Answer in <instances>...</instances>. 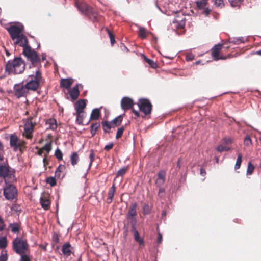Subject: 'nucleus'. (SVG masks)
I'll return each instance as SVG.
<instances>
[{"mask_svg":"<svg viewBox=\"0 0 261 261\" xmlns=\"http://www.w3.org/2000/svg\"><path fill=\"white\" fill-rule=\"evenodd\" d=\"M136 219H133L131 221L132 232L134 234L135 240L139 243L140 247H142L144 246V239L140 237L138 231L136 230Z\"/></svg>","mask_w":261,"mask_h":261,"instance_id":"9b49d317","label":"nucleus"},{"mask_svg":"<svg viewBox=\"0 0 261 261\" xmlns=\"http://www.w3.org/2000/svg\"><path fill=\"white\" fill-rule=\"evenodd\" d=\"M86 100L85 99H81L78 100L75 105V110L76 112H83L84 110L86 108Z\"/></svg>","mask_w":261,"mask_h":261,"instance_id":"4be33fe9","label":"nucleus"},{"mask_svg":"<svg viewBox=\"0 0 261 261\" xmlns=\"http://www.w3.org/2000/svg\"><path fill=\"white\" fill-rule=\"evenodd\" d=\"M25 69V61L22 58L17 57L12 60H9L5 65V72L9 74H21Z\"/></svg>","mask_w":261,"mask_h":261,"instance_id":"f03ea898","label":"nucleus"},{"mask_svg":"<svg viewBox=\"0 0 261 261\" xmlns=\"http://www.w3.org/2000/svg\"><path fill=\"white\" fill-rule=\"evenodd\" d=\"M151 207L147 203L144 204L143 206V211L144 215L149 214L151 212Z\"/></svg>","mask_w":261,"mask_h":261,"instance_id":"4c0bfd02","label":"nucleus"},{"mask_svg":"<svg viewBox=\"0 0 261 261\" xmlns=\"http://www.w3.org/2000/svg\"><path fill=\"white\" fill-rule=\"evenodd\" d=\"M5 226L6 225L3 219L0 216V231H3L5 228Z\"/></svg>","mask_w":261,"mask_h":261,"instance_id":"680f3d73","label":"nucleus"},{"mask_svg":"<svg viewBox=\"0 0 261 261\" xmlns=\"http://www.w3.org/2000/svg\"><path fill=\"white\" fill-rule=\"evenodd\" d=\"M100 127V124L99 123H92L90 127V132L92 135V137H93L96 132L97 129Z\"/></svg>","mask_w":261,"mask_h":261,"instance_id":"7c9ffc66","label":"nucleus"},{"mask_svg":"<svg viewBox=\"0 0 261 261\" xmlns=\"http://www.w3.org/2000/svg\"><path fill=\"white\" fill-rule=\"evenodd\" d=\"M100 115V112L98 109H94L92 110L91 116L90 120H97Z\"/></svg>","mask_w":261,"mask_h":261,"instance_id":"cd10ccee","label":"nucleus"},{"mask_svg":"<svg viewBox=\"0 0 261 261\" xmlns=\"http://www.w3.org/2000/svg\"><path fill=\"white\" fill-rule=\"evenodd\" d=\"M195 56L192 54H187L186 56V60L191 61L194 59Z\"/></svg>","mask_w":261,"mask_h":261,"instance_id":"e2e57ef3","label":"nucleus"},{"mask_svg":"<svg viewBox=\"0 0 261 261\" xmlns=\"http://www.w3.org/2000/svg\"><path fill=\"white\" fill-rule=\"evenodd\" d=\"M51 149H52V144H51V142L46 143L42 148V150L46 151V154L45 155H47V154H48L49 152L51 151Z\"/></svg>","mask_w":261,"mask_h":261,"instance_id":"58836bf2","label":"nucleus"},{"mask_svg":"<svg viewBox=\"0 0 261 261\" xmlns=\"http://www.w3.org/2000/svg\"><path fill=\"white\" fill-rule=\"evenodd\" d=\"M4 196L9 200H12L16 197L17 190L15 186L12 184H7L4 188Z\"/></svg>","mask_w":261,"mask_h":261,"instance_id":"6e6552de","label":"nucleus"},{"mask_svg":"<svg viewBox=\"0 0 261 261\" xmlns=\"http://www.w3.org/2000/svg\"><path fill=\"white\" fill-rule=\"evenodd\" d=\"M8 31L12 39L14 41L15 45H18L23 47V51L31 46L29 45L27 37L23 34L22 28L17 25L11 26Z\"/></svg>","mask_w":261,"mask_h":261,"instance_id":"f257e3e1","label":"nucleus"},{"mask_svg":"<svg viewBox=\"0 0 261 261\" xmlns=\"http://www.w3.org/2000/svg\"><path fill=\"white\" fill-rule=\"evenodd\" d=\"M11 232L13 233L19 234L20 231V225L17 223H11L9 225Z\"/></svg>","mask_w":261,"mask_h":261,"instance_id":"b1692460","label":"nucleus"},{"mask_svg":"<svg viewBox=\"0 0 261 261\" xmlns=\"http://www.w3.org/2000/svg\"><path fill=\"white\" fill-rule=\"evenodd\" d=\"M20 255H21L20 261H31L30 258L27 254H22Z\"/></svg>","mask_w":261,"mask_h":261,"instance_id":"052dcab7","label":"nucleus"},{"mask_svg":"<svg viewBox=\"0 0 261 261\" xmlns=\"http://www.w3.org/2000/svg\"><path fill=\"white\" fill-rule=\"evenodd\" d=\"M102 126L105 132H109L108 130L110 129L113 127L112 124L108 121L102 122Z\"/></svg>","mask_w":261,"mask_h":261,"instance_id":"e433bc0d","label":"nucleus"},{"mask_svg":"<svg viewBox=\"0 0 261 261\" xmlns=\"http://www.w3.org/2000/svg\"><path fill=\"white\" fill-rule=\"evenodd\" d=\"M4 153V146L2 143L0 142V162L3 161L4 157L3 155Z\"/></svg>","mask_w":261,"mask_h":261,"instance_id":"4d7b16f0","label":"nucleus"},{"mask_svg":"<svg viewBox=\"0 0 261 261\" xmlns=\"http://www.w3.org/2000/svg\"><path fill=\"white\" fill-rule=\"evenodd\" d=\"M33 74L29 75L30 79L25 84L29 90L35 91L37 90L41 83H43V79L40 69H35L33 71Z\"/></svg>","mask_w":261,"mask_h":261,"instance_id":"7ed1b4c3","label":"nucleus"},{"mask_svg":"<svg viewBox=\"0 0 261 261\" xmlns=\"http://www.w3.org/2000/svg\"><path fill=\"white\" fill-rule=\"evenodd\" d=\"M134 103L132 99L129 97H124L121 101V106L123 110L130 109L134 106Z\"/></svg>","mask_w":261,"mask_h":261,"instance_id":"dca6fc26","label":"nucleus"},{"mask_svg":"<svg viewBox=\"0 0 261 261\" xmlns=\"http://www.w3.org/2000/svg\"><path fill=\"white\" fill-rule=\"evenodd\" d=\"M211 12V9H210L207 6L206 8L203 9L202 14L205 15V16H208L210 12Z\"/></svg>","mask_w":261,"mask_h":261,"instance_id":"0e129e2a","label":"nucleus"},{"mask_svg":"<svg viewBox=\"0 0 261 261\" xmlns=\"http://www.w3.org/2000/svg\"><path fill=\"white\" fill-rule=\"evenodd\" d=\"M197 8L199 10H203L208 6L207 0H197L195 2Z\"/></svg>","mask_w":261,"mask_h":261,"instance_id":"393cba45","label":"nucleus"},{"mask_svg":"<svg viewBox=\"0 0 261 261\" xmlns=\"http://www.w3.org/2000/svg\"><path fill=\"white\" fill-rule=\"evenodd\" d=\"M116 187L114 184H113L112 186L110 188L108 193V198L107 199V202L108 203H111L113 200L114 195L115 192Z\"/></svg>","mask_w":261,"mask_h":261,"instance_id":"5701e85b","label":"nucleus"},{"mask_svg":"<svg viewBox=\"0 0 261 261\" xmlns=\"http://www.w3.org/2000/svg\"><path fill=\"white\" fill-rule=\"evenodd\" d=\"M50 195L48 193H44L40 198V203L42 208L45 210H48L50 207L51 202Z\"/></svg>","mask_w":261,"mask_h":261,"instance_id":"ddd939ff","label":"nucleus"},{"mask_svg":"<svg viewBox=\"0 0 261 261\" xmlns=\"http://www.w3.org/2000/svg\"><path fill=\"white\" fill-rule=\"evenodd\" d=\"M254 169V166L251 163V162H249L247 165L246 172L247 175H251L253 173Z\"/></svg>","mask_w":261,"mask_h":261,"instance_id":"473e14b6","label":"nucleus"},{"mask_svg":"<svg viewBox=\"0 0 261 261\" xmlns=\"http://www.w3.org/2000/svg\"><path fill=\"white\" fill-rule=\"evenodd\" d=\"M156 179H165V172L164 171H160L158 174Z\"/></svg>","mask_w":261,"mask_h":261,"instance_id":"bf43d9fd","label":"nucleus"},{"mask_svg":"<svg viewBox=\"0 0 261 261\" xmlns=\"http://www.w3.org/2000/svg\"><path fill=\"white\" fill-rule=\"evenodd\" d=\"M71 162V164L73 166L77 164L79 160V157L77 154V152H73L72 153L71 157H70Z\"/></svg>","mask_w":261,"mask_h":261,"instance_id":"c756f323","label":"nucleus"},{"mask_svg":"<svg viewBox=\"0 0 261 261\" xmlns=\"http://www.w3.org/2000/svg\"><path fill=\"white\" fill-rule=\"evenodd\" d=\"M128 167H123L118 170L117 172L116 176H123L127 171Z\"/></svg>","mask_w":261,"mask_h":261,"instance_id":"a19ab883","label":"nucleus"},{"mask_svg":"<svg viewBox=\"0 0 261 261\" xmlns=\"http://www.w3.org/2000/svg\"><path fill=\"white\" fill-rule=\"evenodd\" d=\"M76 116V121L79 124H81L83 122V119L84 118V115L83 112H76L75 114Z\"/></svg>","mask_w":261,"mask_h":261,"instance_id":"c85d7f7f","label":"nucleus"},{"mask_svg":"<svg viewBox=\"0 0 261 261\" xmlns=\"http://www.w3.org/2000/svg\"><path fill=\"white\" fill-rule=\"evenodd\" d=\"M55 156L58 160H62L63 159V154L62 151L57 148L55 152Z\"/></svg>","mask_w":261,"mask_h":261,"instance_id":"c03bdc74","label":"nucleus"},{"mask_svg":"<svg viewBox=\"0 0 261 261\" xmlns=\"http://www.w3.org/2000/svg\"><path fill=\"white\" fill-rule=\"evenodd\" d=\"M12 249L18 254H28L29 245L25 239L17 237L12 242Z\"/></svg>","mask_w":261,"mask_h":261,"instance_id":"20e7f679","label":"nucleus"},{"mask_svg":"<svg viewBox=\"0 0 261 261\" xmlns=\"http://www.w3.org/2000/svg\"><path fill=\"white\" fill-rule=\"evenodd\" d=\"M138 106L140 111L143 112L145 115H147L151 113L152 106L148 99L145 98L140 99Z\"/></svg>","mask_w":261,"mask_h":261,"instance_id":"1a4fd4ad","label":"nucleus"},{"mask_svg":"<svg viewBox=\"0 0 261 261\" xmlns=\"http://www.w3.org/2000/svg\"><path fill=\"white\" fill-rule=\"evenodd\" d=\"M230 43H232L235 44H239L240 43L244 42V39L243 38H234L232 40L230 41Z\"/></svg>","mask_w":261,"mask_h":261,"instance_id":"864d4df0","label":"nucleus"},{"mask_svg":"<svg viewBox=\"0 0 261 261\" xmlns=\"http://www.w3.org/2000/svg\"><path fill=\"white\" fill-rule=\"evenodd\" d=\"M242 162V155L241 153H240L238 155V158L237 159V161H236V164L234 166L235 170L239 169L240 168Z\"/></svg>","mask_w":261,"mask_h":261,"instance_id":"72a5a7b5","label":"nucleus"},{"mask_svg":"<svg viewBox=\"0 0 261 261\" xmlns=\"http://www.w3.org/2000/svg\"><path fill=\"white\" fill-rule=\"evenodd\" d=\"M53 240L56 243H59V236L57 234H54V236L53 237Z\"/></svg>","mask_w":261,"mask_h":261,"instance_id":"774afa93","label":"nucleus"},{"mask_svg":"<svg viewBox=\"0 0 261 261\" xmlns=\"http://www.w3.org/2000/svg\"><path fill=\"white\" fill-rule=\"evenodd\" d=\"M122 116L120 115L113 119L111 122V123L112 124L113 127L118 126H119L122 121Z\"/></svg>","mask_w":261,"mask_h":261,"instance_id":"bb28decb","label":"nucleus"},{"mask_svg":"<svg viewBox=\"0 0 261 261\" xmlns=\"http://www.w3.org/2000/svg\"><path fill=\"white\" fill-rule=\"evenodd\" d=\"M65 169V166L63 165H60L55 171V177L60 178L61 173Z\"/></svg>","mask_w":261,"mask_h":261,"instance_id":"2f4dec72","label":"nucleus"},{"mask_svg":"<svg viewBox=\"0 0 261 261\" xmlns=\"http://www.w3.org/2000/svg\"><path fill=\"white\" fill-rule=\"evenodd\" d=\"M73 80L72 79H62L60 82V87L68 89L73 84Z\"/></svg>","mask_w":261,"mask_h":261,"instance_id":"412c9836","label":"nucleus"},{"mask_svg":"<svg viewBox=\"0 0 261 261\" xmlns=\"http://www.w3.org/2000/svg\"><path fill=\"white\" fill-rule=\"evenodd\" d=\"M158 196L160 198L164 197L165 195V190L164 188L160 187L158 192Z\"/></svg>","mask_w":261,"mask_h":261,"instance_id":"13d9d810","label":"nucleus"},{"mask_svg":"<svg viewBox=\"0 0 261 261\" xmlns=\"http://www.w3.org/2000/svg\"><path fill=\"white\" fill-rule=\"evenodd\" d=\"M138 36L142 39H145L146 38V32L145 29L143 27H139L138 30Z\"/></svg>","mask_w":261,"mask_h":261,"instance_id":"f704fd0d","label":"nucleus"},{"mask_svg":"<svg viewBox=\"0 0 261 261\" xmlns=\"http://www.w3.org/2000/svg\"><path fill=\"white\" fill-rule=\"evenodd\" d=\"M48 123L50 125V128L51 129H55L57 128V125L56 123V120L54 119H50L48 120Z\"/></svg>","mask_w":261,"mask_h":261,"instance_id":"37998d69","label":"nucleus"},{"mask_svg":"<svg viewBox=\"0 0 261 261\" xmlns=\"http://www.w3.org/2000/svg\"><path fill=\"white\" fill-rule=\"evenodd\" d=\"M222 48V44H218L215 45L211 49V55L215 61L219 60H225L228 58H231V55L228 56H220V53Z\"/></svg>","mask_w":261,"mask_h":261,"instance_id":"9d476101","label":"nucleus"},{"mask_svg":"<svg viewBox=\"0 0 261 261\" xmlns=\"http://www.w3.org/2000/svg\"><path fill=\"white\" fill-rule=\"evenodd\" d=\"M214 4L216 7L219 8H222L225 6L223 0H215Z\"/></svg>","mask_w":261,"mask_h":261,"instance_id":"a18cd8bd","label":"nucleus"},{"mask_svg":"<svg viewBox=\"0 0 261 261\" xmlns=\"http://www.w3.org/2000/svg\"><path fill=\"white\" fill-rule=\"evenodd\" d=\"M46 182L49 184L51 187H54L57 184L55 177L51 176L47 177L46 179Z\"/></svg>","mask_w":261,"mask_h":261,"instance_id":"ea45409f","label":"nucleus"},{"mask_svg":"<svg viewBox=\"0 0 261 261\" xmlns=\"http://www.w3.org/2000/svg\"><path fill=\"white\" fill-rule=\"evenodd\" d=\"M86 16H87L89 20L93 22L100 21L101 18V16L99 15L98 13L93 9V8L90 9Z\"/></svg>","mask_w":261,"mask_h":261,"instance_id":"f3484780","label":"nucleus"},{"mask_svg":"<svg viewBox=\"0 0 261 261\" xmlns=\"http://www.w3.org/2000/svg\"><path fill=\"white\" fill-rule=\"evenodd\" d=\"M33 117H30L25 120L24 125V132L23 133V136L28 139H31L32 138V133L34 132V127L36 125L35 122H33Z\"/></svg>","mask_w":261,"mask_h":261,"instance_id":"0eeeda50","label":"nucleus"},{"mask_svg":"<svg viewBox=\"0 0 261 261\" xmlns=\"http://www.w3.org/2000/svg\"><path fill=\"white\" fill-rule=\"evenodd\" d=\"M72 247L69 242L64 244L62 247V252L66 257L69 256L72 253Z\"/></svg>","mask_w":261,"mask_h":261,"instance_id":"6ab92c4d","label":"nucleus"},{"mask_svg":"<svg viewBox=\"0 0 261 261\" xmlns=\"http://www.w3.org/2000/svg\"><path fill=\"white\" fill-rule=\"evenodd\" d=\"M244 143L246 146H249L251 145L252 142L249 136H246L244 140Z\"/></svg>","mask_w":261,"mask_h":261,"instance_id":"6e6d98bb","label":"nucleus"},{"mask_svg":"<svg viewBox=\"0 0 261 261\" xmlns=\"http://www.w3.org/2000/svg\"><path fill=\"white\" fill-rule=\"evenodd\" d=\"M8 255L6 251H2L0 255V261H7Z\"/></svg>","mask_w":261,"mask_h":261,"instance_id":"3c124183","label":"nucleus"},{"mask_svg":"<svg viewBox=\"0 0 261 261\" xmlns=\"http://www.w3.org/2000/svg\"><path fill=\"white\" fill-rule=\"evenodd\" d=\"M14 95L17 98L25 97L28 94L29 91L27 86L20 84H16L14 87Z\"/></svg>","mask_w":261,"mask_h":261,"instance_id":"f8f14e48","label":"nucleus"},{"mask_svg":"<svg viewBox=\"0 0 261 261\" xmlns=\"http://www.w3.org/2000/svg\"><path fill=\"white\" fill-rule=\"evenodd\" d=\"M124 126H122L118 129L117 133H116V138L117 139H118L122 137L123 132H124Z\"/></svg>","mask_w":261,"mask_h":261,"instance_id":"49530a36","label":"nucleus"},{"mask_svg":"<svg viewBox=\"0 0 261 261\" xmlns=\"http://www.w3.org/2000/svg\"><path fill=\"white\" fill-rule=\"evenodd\" d=\"M144 61L147 63L150 67L156 69L158 67L157 63L154 62L153 60L147 58L145 55H142Z\"/></svg>","mask_w":261,"mask_h":261,"instance_id":"a878e982","label":"nucleus"},{"mask_svg":"<svg viewBox=\"0 0 261 261\" xmlns=\"http://www.w3.org/2000/svg\"><path fill=\"white\" fill-rule=\"evenodd\" d=\"M69 94L72 100H76L78 98L80 94V91L78 89V85H76L70 89L69 91Z\"/></svg>","mask_w":261,"mask_h":261,"instance_id":"aec40b11","label":"nucleus"},{"mask_svg":"<svg viewBox=\"0 0 261 261\" xmlns=\"http://www.w3.org/2000/svg\"><path fill=\"white\" fill-rule=\"evenodd\" d=\"M232 7L239 6L243 0H228Z\"/></svg>","mask_w":261,"mask_h":261,"instance_id":"de8ad7c7","label":"nucleus"},{"mask_svg":"<svg viewBox=\"0 0 261 261\" xmlns=\"http://www.w3.org/2000/svg\"><path fill=\"white\" fill-rule=\"evenodd\" d=\"M179 21H180V23H179L178 27L180 28H184L185 25V18H183L181 20H179L177 19V18H176L174 19L173 22L178 23Z\"/></svg>","mask_w":261,"mask_h":261,"instance_id":"8fccbe9b","label":"nucleus"},{"mask_svg":"<svg viewBox=\"0 0 261 261\" xmlns=\"http://www.w3.org/2000/svg\"><path fill=\"white\" fill-rule=\"evenodd\" d=\"M165 182V179H156L155 181V184L158 187H161L162 186Z\"/></svg>","mask_w":261,"mask_h":261,"instance_id":"338daca9","label":"nucleus"},{"mask_svg":"<svg viewBox=\"0 0 261 261\" xmlns=\"http://www.w3.org/2000/svg\"><path fill=\"white\" fill-rule=\"evenodd\" d=\"M106 30L109 34V37L110 39V41H111V43L112 45H113L115 42V36L108 28H106Z\"/></svg>","mask_w":261,"mask_h":261,"instance_id":"79ce46f5","label":"nucleus"},{"mask_svg":"<svg viewBox=\"0 0 261 261\" xmlns=\"http://www.w3.org/2000/svg\"><path fill=\"white\" fill-rule=\"evenodd\" d=\"M233 141V139L231 137H224L222 139V142L225 145L231 144Z\"/></svg>","mask_w":261,"mask_h":261,"instance_id":"09e8293b","label":"nucleus"},{"mask_svg":"<svg viewBox=\"0 0 261 261\" xmlns=\"http://www.w3.org/2000/svg\"><path fill=\"white\" fill-rule=\"evenodd\" d=\"M12 174L11 171L10 170V167L7 162L4 164L0 165V177L6 178Z\"/></svg>","mask_w":261,"mask_h":261,"instance_id":"2eb2a0df","label":"nucleus"},{"mask_svg":"<svg viewBox=\"0 0 261 261\" xmlns=\"http://www.w3.org/2000/svg\"><path fill=\"white\" fill-rule=\"evenodd\" d=\"M22 54L31 62L30 68H35L36 69H40L41 68V59L36 51L30 47L24 49Z\"/></svg>","mask_w":261,"mask_h":261,"instance_id":"39448f33","label":"nucleus"},{"mask_svg":"<svg viewBox=\"0 0 261 261\" xmlns=\"http://www.w3.org/2000/svg\"><path fill=\"white\" fill-rule=\"evenodd\" d=\"M8 245V241L6 237H0V248H5Z\"/></svg>","mask_w":261,"mask_h":261,"instance_id":"c9c22d12","label":"nucleus"},{"mask_svg":"<svg viewBox=\"0 0 261 261\" xmlns=\"http://www.w3.org/2000/svg\"><path fill=\"white\" fill-rule=\"evenodd\" d=\"M137 203H134L132 204L130 207L129 208L128 212L127 215V219H130V222L133 220V219H136L135 217L137 216Z\"/></svg>","mask_w":261,"mask_h":261,"instance_id":"a211bd4d","label":"nucleus"},{"mask_svg":"<svg viewBox=\"0 0 261 261\" xmlns=\"http://www.w3.org/2000/svg\"><path fill=\"white\" fill-rule=\"evenodd\" d=\"M75 6L78 9V10L83 15H86L88 12L92 8L91 7L89 6L85 2H80L75 1Z\"/></svg>","mask_w":261,"mask_h":261,"instance_id":"4468645a","label":"nucleus"},{"mask_svg":"<svg viewBox=\"0 0 261 261\" xmlns=\"http://www.w3.org/2000/svg\"><path fill=\"white\" fill-rule=\"evenodd\" d=\"M113 146L114 144L113 143H110L105 146L104 149L106 151H109L113 148Z\"/></svg>","mask_w":261,"mask_h":261,"instance_id":"69168bd1","label":"nucleus"},{"mask_svg":"<svg viewBox=\"0 0 261 261\" xmlns=\"http://www.w3.org/2000/svg\"><path fill=\"white\" fill-rule=\"evenodd\" d=\"M89 158L90 160V162L89 164V168L91 167V166L92 164V162L94 160V153L93 150H91L90 151Z\"/></svg>","mask_w":261,"mask_h":261,"instance_id":"5fc2aeb1","label":"nucleus"},{"mask_svg":"<svg viewBox=\"0 0 261 261\" xmlns=\"http://www.w3.org/2000/svg\"><path fill=\"white\" fill-rule=\"evenodd\" d=\"M230 149V147L224 146L222 145H219L217 148V151L220 152H222L224 151H228Z\"/></svg>","mask_w":261,"mask_h":261,"instance_id":"603ef678","label":"nucleus"},{"mask_svg":"<svg viewBox=\"0 0 261 261\" xmlns=\"http://www.w3.org/2000/svg\"><path fill=\"white\" fill-rule=\"evenodd\" d=\"M26 142L23 140L19 139L15 134H12L10 137V145L14 151L18 150L22 152L26 148Z\"/></svg>","mask_w":261,"mask_h":261,"instance_id":"423d86ee","label":"nucleus"}]
</instances>
